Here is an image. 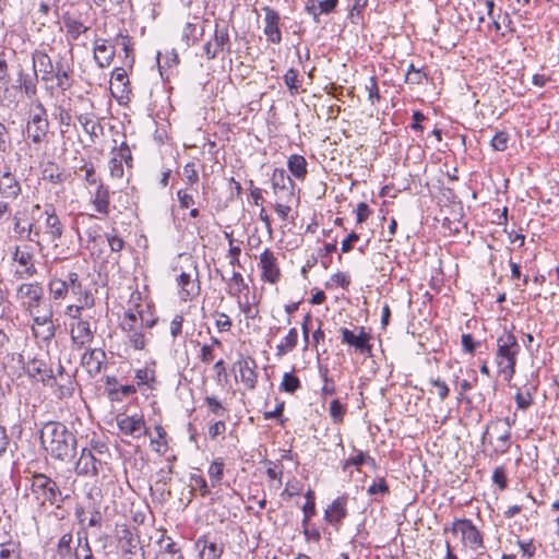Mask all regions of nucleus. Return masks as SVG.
Segmentation results:
<instances>
[{
  "label": "nucleus",
  "mask_w": 559,
  "mask_h": 559,
  "mask_svg": "<svg viewBox=\"0 0 559 559\" xmlns=\"http://www.w3.org/2000/svg\"><path fill=\"white\" fill-rule=\"evenodd\" d=\"M368 493L370 496L374 495H385L389 493V486L383 477H380L377 481H374L369 488Z\"/></svg>",
  "instance_id": "nucleus-62"
},
{
  "label": "nucleus",
  "mask_w": 559,
  "mask_h": 559,
  "mask_svg": "<svg viewBox=\"0 0 559 559\" xmlns=\"http://www.w3.org/2000/svg\"><path fill=\"white\" fill-rule=\"evenodd\" d=\"M119 430L127 436L140 437L145 428V421L142 416L117 417Z\"/></svg>",
  "instance_id": "nucleus-23"
},
{
  "label": "nucleus",
  "mask_w": 559,
  "mask_h": 559,
  "mask_svg": "<svg viewBox=\"0 0 559 559\" xmlns=\"http://www.w3.org/2000/svg\"><path fill=\"white\" fill-rule=\"evenodd\" d=\"M27 240L31 242H35L39 250H43V230L40 223H31L27 228Z\"/></svg>",
  "instance_id": "nucleus-46"
},
{
  "label": "nucleus",
  "mask_w": 559,
  "mask_h": 559,
  "mask_svg": "<svg viewBox=\"0 0 559 559\" xmlns=\"http://www.w3.org/2000/svg\"><path fill=\"white\" fill-rule=\"evenodd\" d=\"M95 305V298L92 293H85L81 297H76V302L73 305H69L66 308L64 314L70 319L75 321H80V319H84L82 317V311L84 309H91Z\"/></svg>",
  "instance_id": "nucleus-25"
},
{
  "label": "nucleus",
  "mask_w": 559,
  "mask_h": 559,
  "mask_svg": "<svg viewBox=\"0 0 559 559\" xmlns=\"http://www.w3.org/2000/svg\"><path fill=\"white\" fill-rule=\"evenodd\" d=\"M109 200L110 192L109 188L103 182H99L96 187V191L92 194L91 202L95 207V211L102 215L109 214Z\"/></svg>",
  "instance_id": "nucleus-26"
},
{
  "label": "nucleus",
  "mask_w": 559,
  "mask_h": 559,
  "mask_svg": "<svg viewBox=\"0 0 559 559\" xmlns=\"http://www.w3.org/2000/svg\"><path fill=\"white\" fill-rule=\"evenodd\" d=\"M195 547L199 549L200 559H219L223 554V545L211 542L206 537H200Z\"/></svg>",
  "instance_id": "nucleus-28"
},
{
  "label": "nucleus",
  "mask_w": 559,
  "mask_h": 559,
  "mask_svg": "<svg viewBox=\"0 0 559 559\" xmlns=\"http://www.w3.org/2000/svg\"><path fill=\"white\" fill-rule=\"evenodd\" d=\"M320 372H321V377L323 380V386L321 389V396H322V399H325L326 396L335 394L336 386H335L334 381L331 378H329L328 368L320 370Z\"/></svg>",
  "instance_id": "nucleus-52"
},
{
  "label": "nucleus",
  "mask_w": 559,
  "mask_h": 559,
  "mask_svg": "<svg viewBox=\"0 0 559 559\" xmlns=\"http://www.w3.org/2000/svg\"><path fill=\"white\" fill-rule=\"evenodd\" d=\"M264 34L267 40L272 44H280L282 41V33L280 29V14L270 7H264Z\"/></svg>",
  "instance_id": "nucleus-21"
},
{
  "label": "nucleus",
  "mask_w": 559,
  "mask_h": 559,
  "mask_svg": "<svg viewBox=\"0 0 559 559\" xmlns=\"http://www.w3.org/2000/svg\"><path fill=\"white\" fill-rule=\"evenodd\" d=\"M78 120L85 133H87L91 138L92 143H95L96 139H98L103 132V126L96 119V117L92 114H82L78 117Z\"/></svg>",
  "instance_id": "nucleus-30"
},
{
  "label": "nucleus",
  "mask_w": 559,
  "mask_h": 559,
  "mask_svg": "<svg viewBox=\"0 0 559 559\" xmlns=\"http://www.w3.org/2000/svg\"><path fill=\"white\" fill-rule=\"evenodd\" d=\"M32 63L35 75H37L41 82L48 83L53 79L56 64L52 63L47 52L35 50L32 53Z\"/></svg>",
  "instance_id": "nucleus-15"
},
{
  "label": "nucleus",
  "mask_w": 559,
  "mask_h": 559,
  "mask_svg": "<svg viewBox=\"0 0 559 559\" xmlns=\"http://www.w3.org/2000/svg\"><path fill=\"white\" fill-rule=\"evenodd\" d=\"M41 218H44L41 230L45 239L53 243L55 247H58L57 241L62 237L63 226L52 205L45 207L44 213L36 223H40Z\"/></svg>",
  "instance_id": "nucleus-5"
},
{
  "label": "nucleus",
  "mask_w": 559,
  "mask_h": 559,
  "mask_svg": "<svg viewBox=\"0 0 559 559\" xmlns=\"http://www.w3.org/2000/svg\"><path fill=\"white\" fill-rule=\"evenodd\" d=\"M21 191V183L10 168L0 169V198L13 201Z\"/></svg>",
  "instance_id": "nucleus-20"
},
{
  "label": "nucleus",
  "mask_w": 559,
  "mask_h": 559,
  "mask_svg": "<svg viewBox=\"0 0 559 559\" xmlns=\"http://www.w3.org/2000/svg\"><path fill=\"white\" fill-rule=\"evenodd\" d=\"M27 374L39 381H47L52 378V371L48 368L46 361L33 358L29 359L25 366Z\"/></svg>",
  "instance_id": "nucleus-27"
},
{
  "label": "nucleus",
  "mask_w": 559,
  "mask_h": 559,
  "mask_svg": "<svg viewBox=\"0 0 559 559\" xmlns=\"http://www.w3.org/2000/svg\"><path fill=\"white\" fill-rule=\"evenodd\" d=\"M82 169L85 171L84 180L88 186H98L102 182L95 171V168L92 164H85Z\"/></svg>",
  "instance_id": "nucleus-64"
},
{
  "label": "nucleus",
  "mask_w": 559,
  "mask_h": 559,
  "mask_svg": "<svg viewBox=\"0 0 559 559\" xmlns=\"http://www.w3.org/2000/svg\"><path fill=\"white\" fill-rule=\"evenodd\" d=\"M159 544L162 549L157 555V559H182L180 549L170 537L163 536Z\"/></svg>",
  "instance_id": "nucleus-35"
},
{
  "label": "nucleus",
  "mask_w": 559,
  "mask_h": 559,
  "mask_svg": "<svg viewBox=\"0 0 559 559\" xmlns=\"http://www.w3.org/2000/svg\"><path fill=\"white\" fill-rule=\"evenodd\" d=\"M182 41L186 44L187 47H190L195 44L198 40L197 37V25L194 23L188 22L183 26L182 29Z\"/></svg>",
  "instance_id": "nucleus-53"
},
{
  "label": "nucleus",
  "mask_w": 559,
  "mask_h": 559,
  "mask_svg": "<svg viewBox=\"0 0 559 559\" xmlns=\"http://www.w3.org/2000/svg\"><path fill=\"white\" fill-rule=\"evenodd\" d=\"M272 188L277 200L292 203L295 199V182L283 168H275L272 175Z\"/></svg>",
  "instance_id": "nucleus-8"
},
{
  "label": "nucleus",
  "mask_w": 559,
  "mask_h": 559,
  "mask_svg": "<svg viewBox=\"0 0 559 559\" xmlns=\"http://www.w3.org/2000/svg\"><path fill=\"white\" fill-rule=\"evenodd\" d=\"M21 544L15 540L0 543V559H22Z\"/></svg>",
  "instance_id": "nucleus-38"
},
{
  "label": "nucleus",
  "mask_w": 559,
  "mask_h": 559,
  "mask_svg": "<svg viewBox=\"0 0 559 559\" xmlns=\"http://www.w3.org/2000/svg\"><path fill=\"white\" fill-rule=\"evenodd\" d=\"M94 59L99 68H107L112 62L116 49L108 45L107 39L97 38L94 41Z\"/></svg>",
  "instance_id": "nucleus-22"
},
{
  "label": "nucleus",
  "mask_w": 559,
  "mask_h": 559,
  "mask_svg": "<svg viewBox=\"0 0 559 559\" xmlns=\"http://www.w3.org/2000/svg\"><path fill=\"white\" fill-rule=\"evenodd\" d=\"M520 344L513 333L504 331L497 338L496 362L500 373L507 380H511L515 373L516 358L520 353Z\"/></svg>",
  "instance_id": "nucleus-2"
},
{
  "label": "nucleus",
  "mask_w": 559,
  "mask_h": 559,
  "mask_svg": "<svg viewBox=\"0 0 559 559\" xmlns=\"http://www.w3.org/2000/svg\"><path fill=\"white\" fill-rule=\"evenodd\" d=\"M62 21L69 41L78 40L82 34H85L88 31V26L84 25L79 19L69 14L64 15Z\"/></svg>",
  "instance_id": "nucleus-31"
},
{
  "label": "nucleus",
  "mask_w": 559,
  "mask_h": 559,
  "mask_svg": "<svg viewBox=\"0 0 559 559\" xmlns=\"http://www.w3.org/2000/svg\"><path fill=\"white\" fill-rule=\"evenodd\" d=\"M364 463L371 464L372 466L376 464L374 459L366 455L362 451H358L357 455L349 457L344 463L343 469L346 471L349 466H360Z\"/></svg>",
  "instance_id": "nucleus-51"
},
{
  "label": "nucleus",
  "mask_w": 559,
  "mask_h": 559,
  "mask_svg": "<svg viewBox=\"0 0 559 559\" xmlns=\"http://www.w3.org/2000/svg\"><path fill=\"white\" fill-rule=\"evenodd\" d=\"M307 160L304 156L294 154L288 157L287 160V167L290 171V174L297 179V180H305L308 170H307Z\"/></svg>",
  "instance_id": "nucleus-34"
},
{
  "label": "nucleus",
  "mask_w": 559,
  "mask_h": 559,
  "mask_svg": "<svg viewBox=\"0 0 559 559\" xmlns=\"http://www.w3.org/2000/svg\"><path fill=\"white\" fill-rule=\"evenodd\" d=\"M209 476L213 487L221 483L224 476V462L221 459L212 462L209 467Z\"/></svg>",
  "instance_id": "nucleus-45"
},
{
  "label": "nucleus",
  "mask_w": 559,
  "mask_h": 559,
  "mask_svg": "<svg viewBox=\"0 0 559 559\" xmlns=\"http://www.w3.org/2000/svg\"><path fill=\"white\" fill-rule=\"evenodd\" d=\"M128 341L130 345L136 349L142 350L145 347V338L142 332V323L140 322V329L132 330V332H127Z\"/></svg>",
  "instance_id": "nucleus-47"
},
{
  "label": "nucleus",
  "mask_w": 559,
  "mask_h": 559,
  "mask_svg": "<svg viewBox=\"0 0 559 559\" xmlns=\"http://www.w3.org/2000/svg\"><path fill=\"white\" fill-rule=\"evenodd\" d=\"M284 82L292 93L298 90V71L290 68L284 75Z\"/></svg>",
  "instance_id": "nucleus-60"
},
{
  "label": "nucleus",
  "mask_w": 559,
  "mask_h": 559,
  "mask_svg": "<svg viewBox=\"0 0 559 559\" xmlns=\"http://www.w3.org/2000/svg\"><path fill=\"white\" fill-rule=\"evenodd\" d=\"M300 386L301 382L298 377L292 372H285L280 385V390L293 394L298 389H300Z\"/></svg>",
  "instance_id": "nucleus-43"
},
{
  "label": "nucleus",
  "mask_w": 559,
  "mask_h": 559,
  "mask_svg": "<svg viewBox=\"0 0 559 559\" xmlns=\"http://www.w3.org/2000/svg\"><path fill=\"white\" fill-rule=\"evenodd\" d=\"M182 175L186 178L187 183L190 186H193L199 180V175L193 162H190L183 166Z\"/></svg>",
  "instance_id": "nucleus-59"
},
{
  "label": "nucleus",
  "mask_w": 559,
  "mask_h": 559,
  "mask_svg": "<svg viewBox=\"0 0 559 559\" xmlns=\"http://www.w3.org/2000/svg\"><path fill=\"white\" fill-rule=\"evenodd\" d=\"M194 276L188 272H181L177 277V284L180 287L179 296L183 301L191 300L201 292L199 282V272L197 265H193Z\"/></svg>",
  "instance_id": "nucleus-13"
},
{
  "label": "nucleus",
  "mask_w": 559,
  "mask_h": 559,
  "mask_svg": "<svg viewBox=\"0 0 559 559\" xmlns=\"http://www.w3.org/2000/svg\"><path fill=\"white\" fill-rule=\"evenodd\" d=\"M346 407L338 400H333L330 403L329 414L334 424H341L344 420Z\"/></svg>",
  "instance_id": "nucleus-48"
},
{
  "label": "nucleus",
  "mask_w": 559,
  "mask_h": 559,
  "mask_svg": "<svg viewBox=\"0 0 559 559\" xmlns=\"http://www.w3.org/2000/svg\"><path fill=\"white\" fill-rule=\"evenodd\" d=\"M424 78L425 74L419 69H416L413 63L408 66L406 72V82L412 84H420Z\"/></svg>",
  "instance_id": "nucleus-63"
},
{
  "label": "nucleus",
  "mask_w": 559,
  "mask_h": 559,
  "mask_svg": "<svg viewBox=\"0 0 559 559\" xmlns=\"http://www.w3.org/2000/svg\"><path fill=\"white\" fill-rule=\"evenodd\" d=\"M13 260L23 267L21 271H17L21 277L28 278L37 274V269L34 263V251L31 246L23 245L15 247Z\"/></svg>",
  "instance_id": "nucleus-14"
},
{
  "label": "nucleus",
  "mask_w": 559,
  "mask_h": 559,
  "mask_svg": "<svg viewBox=\"0 0 559 559\" xmlns=\"http://www.w3.org/2000/svg\"><path fill=\"white\" fill-rule=\"evenodd\" d=\"M190 480L192 489H199L202 497H205L210 493L207 483L203 476L191 474Z\"/></svg>",
  "instance_id": "nucleus-55"
},
{
  "label": "nucleus",
  "mask_w": 559,
  "mask_h": 559,
  "mask_svg": "<svg viewBox=\"0 0 559 559\" xmlns=\"http://www.w3.org/2000/svg\"><path fill=\"white\" fill-rule=\"evenodd\" d=\"M298 343V332L292 328L283 341L276 346V356L283 357L294 350Z\"/></svg>",
  "instance_id": "nucleus-36"
},
{
  "label": "nucleus",
  "mask_w": 559,
  "mask_h": 559,
  "mask_svg": "<svg viewBox=\"0 0 559 559\" xmlns=\"http://www.w3.org/2000/svg\"><path fill=\"white\" fill-rule=\"evenodd\" d=\"M105 352L102 349H88L82 355V365L86 368L88 373L96 374L102 370Z\"/></svg>",
  "instance_id": "nucleus-29"
},
{
  "label": "nucleus",
  "mask_w": 559,
  "mask_h": 559,
  "mask_svg": "<svg viewBox=\"0 0 559 559\" xmlns=\"http://www.w3.org/2000/svg\"><path fill=\"white\" fill-rule=\"evenodd\" d=\"M70 328L71 341L79 348H83L93 342L96 326H93L88 319L71 322Z\"/></svg>",
  "instance_id": "nucleus-12"
},
{
  "label": "nucleus",
  "mask_w": 559,
  "mask_h": 559,
  "mask_svg": "<svg viewBox=\"0 0 559 559\" xmlns=\"http://www.w3.org/2000/svg\"><path fill=\"white\" fill-rule=\"evenodd\" d=\"M492 483L497 485L500 490H504L508 487V478L503 466H498L493 469Z\"/></svg>",
  "instance_id": "nucleus-56"
},
{
  "label": "nucleus",
  "mask_w": 559,
  "mask_h": 559,
  "mask_svg": "<svg viewBox=\"0 0 559 559\" xmlns=\"http://www.w3.org/2000/svg\"><path fill=\"white\" fill-rule=\"evenodd\" d=\"M358 333L348 330L347 328H341L340 333L342 336V343L355 347L360 353H370L371 345L369 344L370 334L366 332L364 326L357 328Z\"/></svg>",
  "instance_id": "nucleus-16"
},
{
  "label": "nucleus",
  "mask_w": 559,
  "mask_h": 559,
  "mask_svg": "<svg viewBox=\"0 0 559 559\" xmlns=\"http://www.w3.org/2000/svg\"><path fill=\"white\" fill-rule=\"evenodd\" d=\"M62 282L67 284V293L72 294L74 297H81L85 293H91L90 289L83 287L80 276L76 272L62 273Z\"/></svg>",
  "instance_id": "nucleus-33"
},
{
  "label": "nucleus",
  "mask_w": 559,
  "mask_h": 559,
  "mask_svg": "<svg viewBox=\"0 0 559 559\" xmlns=\"http://www.w3.org/2000/svg\"><path fill=\"white\" fill-rule=\"evenodd\" d=\"M72 543L73 536L70 533L63 534L57 546L58 555L62 558L70 556L72 554Z\"/></svg>",
  "instance_id": "nucleus-50"
},
{
  "label": "nucleus",
  "mask_w": 559,
  "mask_h": 559,
  "mask_svg": "<svg viewBox=\"0 0 559 559\" xmlns=\"http://www.w3.org/2000/svg\"><path fill=\"white\" fill-rule=\"evenodd\" d=\"M204 402L207 405L210 412L213 413L214 415L223 416L226 413V408L215 396H206L204 399Z\"/></svg>",
  "instance_id": "nucleus-58"
},
{
  "label": "nucleus",
  "mask_w": 559,
  "mask_h": 559,
  "mask_svg": "<svg viewBox=\"0 0 559 559\" xmlns=\"http://www.w3.org/2000/svg\"><path fill=\"white\" fill-rule=\"evenodd\" d=\"M241 383L247 390L253 391L258 383L257 361L251 357L240 358L235 362Z\"/></svg>",
  "instance_id": "nucleus-17"
},
{
  "label": "nucleus",
  "mask_w": 559,
  "mask_h": 559,
  "mask_svg": "<svg viewBox=\"0 0 559 559\" xmlns=\"http://www.w3.org/2000/svg\"><path fill=\"white\" fill-rule=\"evenodd\" d=\"M259 267L261 269L262 281L270 284H276L281 280L282 273L278 261L271 249L266 248L261 253Z\"/></svg>",
  "instance_id": "nucleus-11"
},
{
  "label": "nucleus",
  "mask_w": 559,
  "mask_h": 559,
  "mask_svg": "<svg viewBox=\"0 0 559 559\" xmlns=\"http://www.w3.org/2000/svg\"><path fill=\"white\" fill-rule=\"evenodd\" d=\"M53 79H56L55 87L62 92L70 90L73 83V80L71 78V70L69 69V67H66L61 61L56 62Z\"/></svg>",
  "instance_id": "nucleus-32"
},
{
  "label": "nucleus",
  "mask_w": 559,
  "mask_h": 559,
  "mask_svg": "<svg viewBox=\"0 0 559 559\" xmlns=\"http://www.w3.org/2000/svg\"><path fill=\"white\" fill-rule=\"evenodd\" d=\"M496 430L498 431L496 451L501 454L507 453L510 449L511 431L508 427L502 426Z\"/></svg>",
  "instance_id": "nucleus-42"
},
{
  "label": "nucleus",
  "mask_w": 559,
  "mask_h": 559,
  "mask_svg": "<svg viewBox=\"0 0 559 559\" xmlns=\"http://www.w3.org/2000/svg\"><path fill=\"white\" fill-rule=\"evenodd\" d=\"M347 501L348 497L346 495L340 496L332 501L324 512L325 521L337 531L342 526L343 520L347 516Z\"/></svg>",
  "instance_id": "nucleus-19"
},
{
  "label": "nucleus",
  "mask_w": 559,
  "mask_h": 559,
  "mask_svg": "<svg viewBox=\"0 0 559 559\" xmlns=\"http://www.w3.org/2000/svg\"><path fill=\"white\" fill-rule=\"evenodd\" d=\"M33 110L29 114L26 123V136L33 144L39 146L47 141L49 130V121L47 118V110L41 102L36 100L33 103Z\"/></svg>",
  "instance_id": "nucleus-4"
},
{
  "label": "nucleus",
  "mask_w": 559,
  "mask_h": 559,
  "mask_svg": "<svg viewBox=\"0 0 559 559\" xmlns=\"http://www.w3.org/2000/svg\"><path fill=\"white\" fill-rule=\"evenodd\" d=\"M40 442L45 451L55 460L70 462L76 455V437L60 421H48L43 426Z\"/></svg>",
  "instance_id": "nucleus-1"
},
{
  "label": "nucleus",
  "mask_w": 559,
  "mask_h": 559,
  "mask_svg": "<svg viewBox=\"0 0 559 559\" xmlns=\"http://www.w3.org/2000/svg\"><path fill=\"white\" fill-rule=\"evenodd\" d=\"M509 135L507 132L500 131L495 134L491 140V146L493 150L503 152L508 147Z\"/></svg>",
  "instance_id": "nucleus-57"
},
{
  "label": "nucleus",
  "mask_w": 559,
  "mask_h": 559,
  "mask_svg": "<svg viewBox=\"0 0 559 559\" xmlns=\"http://www.w3.org/2000/svg\"><path fill=\"white\" fill-rule=\"evenodd\" d=\"M16 299L25 310L34 308L45 301L44 287L38 282L23 283L16 289Z\"/></svg>",
  "instance_id": "nucleus-9"
},
{
  "label": "nucleus",
  "mask_w": 559,
  "mask_h": 559,
  "mask_svg": "<svg viewBox=\"0 0 559 559\" xmlns=\"http://www.w3.org/2000/svg\"><path fill=\"white\" fill-rule=\"evenodd\" d=\"M111 86L121 94L128 93L129 80L123 68H116L111 74Z\"/></svg>",
  "instance_id": "nucleus-39"
},
{
  "label": "nucleus",
  "mask_w": 559,
  "mask_h": 559,
  "mask_svg": "<svg viewBox=\"0 0 559 559\" xmlns=\"http://www.w3.org/2000/svg\"><path fill=\"white\" fill-rule=\"evenodd\" d=\"M141 320L142 318L139 313L126 312L121 321V328L124 332H132V330L140 329L139 321Z\"/></svg>",
  "instance_id": "nucleus-49"
},
{
  "label": "nucleus",
  "mask_w": 559,
  "mask_h": 559,
  "mask_svg": "<svg viewBox=\"0 0 559 559\" xmlns=\"http://www.w3.org/2000/svg\"><path fill=\"white\" fill-rule=\"evenodd\" d=\"M204 53L209 60L215 59L219 52L230 53V39L228 26L216 23L214 35L203 47Z\"/></svg>",
  "instance_id": "nucleus-6"
},
{
  "label": "nucleus",
  "mask_w": 559,
  "mask_h": 559,
  "mask_svg": "<svg viewBox=\"0 0 559 559\" xmlns=\"http://www.w3.org/2000/svg\"><path fill=\"white\" fill-rule=\"evenodd\" d=\"M102 466V460L97 459L91 449L84 448L75 464V473L83 476H97Z\"/></svg>",
  "instance_id": "nucleus-18"
},
{
  "label": "nucleus",
  "mask_w": 559,
  "mask_h": 559,
  "mask_svg": "<svg viewBox=\"0 0 559 559\" xmlns=\"http://www.w3.org/2000/svg\"><path fill=\"white\" fill-rule=\"evenodd\" d=\"M248 288V284L245 282L242 275L239 272H234L228 281V294L236 297Z\"/></svg>",
  "instance_id": "nucleus-41"
},
{
  "label": "nucleus",
  "mask_w": 559,
  "mask_h": 559,
  "mask_svg": "<svg viewBox=\"0 0 559 559\" xmlns=\"http://www.w3.org/2000/svg\"><path fill=\"white\" fill-rule=\"evenodd\" d=\"M306 503L302 507L304 511V520L301 522L302 526L309 524L310 519L316 514V497L312 490H308L305 495Z\"/></svg>",
  "instance_id": "nucleus-44"
},
{
  "label": "nucleus",
  "mask_w": 559,
  "mask_h": 559,
  "mask_svg": "<svg viewBox=\"0 0 559 559\" xmlns=\"http://www.w3.org/2000/svg\"><path fill=\"white\" fill-rule=\"evenodd\" d=\"M110 155L116 156L122 164L124 163L128 169L133 167L132 153L127 142H122L119 146H114Z\"/></svg>",
  "instance_id": "nucleus-40"
},
{
  "label": "nucleus",
  "mask_w": 559,
  "mask_h": 559,
  "mask_svg": "<svg viewBox=\"0 0 559 559\" xmlns=\"http://www.w3.org/2000/svg\"><path fill=\"white\" fill-rule=\"evenodd\" d=\"M109 174L112 179H122L124 176L123 164L111 155L108 163Z\"/></svg>",
  "instance_id": "nucleus-54"
},
{
  "label": "nucleus",
  "mask_w": 559,
  "mask_h": 559,
  "mask_svg": "<svg viewBox=\"0 0 559 559\" xmlns=\"http://www.w3.org/2000/svg\"><path fill=\"white\" fill-rule=\"evenodd\" d=\"M48 290L52 300H63L67 298V284L62 282L61 277L53 276L48 282Z\"/></svg>",
  "instance_id": "nucleus-37"
},
{
  "label": "nucleus",
  "mask_w": 559,
  "mask_h": 559,
  "mask_svg": "<svg viewBox=\"0 0 559 559\" xmlns=\"http://www.w3.org/2000/svg\"><path fill=\"white\" fill-rule=\"evenodd\" d=\"M31 317L36 316H47V317H53V311L50 305L46 304H38V306H35L34 308H29L26 310Z\"/></svg>",
  "instance_id": "nucleus-61"
},
{
  "label": "nucleus",
  "mask_w": 559,
  "mask_h": 559,
  "mask_svg": "<svg viewBox=\"0 0 559 559\" xmlns=\"http://www.w3.org/2000/svg\"><path fill=\"white\" fill-rule=\"evenodd\" d=\"M119 545L122 559H145V552L140 543V537L131 530L123 528L119 534Z\"/></svg>",
  "instance_id": "nucleus-10"
},
{
  "label": "nucleus",
  "mask_w": 559,
  "mask_h": 559,
  "mask_svg": "<svg viewBox=\"0 0 559 559\" xmlns=\"http://www.w3.org/2000/svg\"><path fill=\"white\" fill-rule=\"evenodd\" d=\"M37 81L38 78L35 73L29 74L24 71V69L19 66L17 69V79L14 87L16 90H21L27 98H33L37 94Z\"/></svg>",
  "instance_id": "nucleus-24"
},
{
  "label": "nucleus",
  "mask_w": 559,
  "mask_h": 559,
  "mask_svg": "<svg viewBox=\"0 0 559 559\" xmlns=\"http://www.w3.org/2000/svg\"><path fill=\"white\" fill-rule=\"evenodd\" d=\"M31 495L38 506H60L63 502L61 490L57 483L45 474H34L31 478Z\"/></svg>",
  "instance_id": "nucleus-3"
},
{
  "label": "nucleus",
  "mask_w": 559,
  "mask_h": 559,
  "mask_svg": "<svg viewBox=\"0 0 559 559\" xmlns=\"http://www.w3.org/2000/svg\"><path fill=\"white\" fill-rule=\"evenodd\" d=\"M451 532L461 534L462 542L471 549L476 550L484 545L483 535L468 519H456L452 523Z\"/></svg>",
  "instance_id": "nucleus-7"
}]
</instances>
